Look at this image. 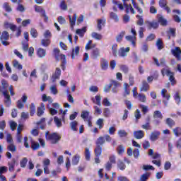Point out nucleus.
Returning a JSON list of instances; mask_svg holds the SVG:
<instances>
[{"label": "nucleus", "mask_w": 181, "mask_h": 181, "mask_svg": "<svg viewBox=\"0 0 181 181\" xmlns=\"http://www.w3.org/2000/svg\"><path fill=\"white\" fill-rule=\"evenodd\" d=\"M45 138L47 141H49L50 144L56 145V144H59L60 139H62V136L56 132L50 134V132H47L45 133Z\"/></svg>", "instance_id": "1"}, {"label": "nucleus", "mask_w": 181, "mask_h": 181, "mask_svg": "<svg viewBox=\"0 0 181 181\" xmlns=\"http://www.w3.org/2000/svg\"><path fill=\"white\" fill-rule=\"evenodd\" d=\"M0 40L3 46H9L10 43L8 42L9 40V33L4 31L0 37Z\"/></svg>", "instance_id": "2"}, {"label": "nucleus", "mask_w": 181, "mask_h": 181, "mask_svg": "<svg viewBox=\"0 0 181 181\" xmlns=\"http://www.w3.org/2000/svg\"><path fill=\"white\" fill-rule=\"evenodd\" d=\"M27 101H28V95L24 94L21 97V100H18L17 101V103H16L17 108H18L19 110H22V108H23L25 107V103H26Z\"/></svg>", "instance_id": "3"}, {"label": "nucleus", "mask_w": 181, "mask_h": 181, "mask_svg": "<svg viewBox=\"0 0 181 181\" xmlns=\"http://www.w3.org/2000/svg\"><path fill=\"white\" fill-rule=\"evenodd\" d=\"M145 23L148 30H151L152 29H158V28H159V23H158V22L155 21H146Z\"/></svg>", "instance_id": "4"}, {"label": "nucleus", "mask_w": 181, "mask_h": 181, "mask_svg": "<svg viewBox=\"0 0 181 181\" xmlns=\"http://www.w3.org/2000/svg\"><path fill=\"white\" fill-rule=\"evenodd\" d=\"M62 74V70H60V68H56L55 72L52 74V82L56 83L57 80H60V76Z\"/></svg>", "instance_id": "5"}, {"label": "nucleus", "mask_w": 181, "mask_h": 181, "mask_svg": "<svg viewBox=\"0 0 181 181\" xmlns=\"http://www.w3.org/2000/svg\"><path fill=\"white\" fill-rule=\"evenodd\" d=\"M129 47L127 48L121 47L118 51V55L119 56V57H127V56H128V53H129Z\"/></svg>", "instance_id": "6"}, {"label": "nucleus", "mask_w": 181, "mask_h": 181, "mask_svg": "<svg viewBox=\"0 0 181 181\" xmlns=\"http://www.w3.org/2000/svg\"><path fill=\"white\" fill-rule=\"evenodd\" d=\"M172 54L177 59V60H181V49L179 47H175V49L171 50Z\"/></svg>", "instance_id": "7"}, {"label": "nucleus", "mask_w": 181, "mask_h": 181, "mask_svg": "<svg viewBox=\"0 0 181 181\" xmlns=\"http://www.w3.org/2000/svg\"><path fill=\"white\" fill-rule=\"evenodd\" d=\"M2 94L4 95L5 98V104L7 105V107H9V105L12 104V100L11 99V95H9V92H8V90H5L2 92Z\"/></svg>", "instance_id": "8"}, {"label": "nucleus", "mask_w": 181, "mask_h": 181, "mask_svg": "<svg viewBox=\"0 0 181 181\" xmlns=\"http://www.w3.org/2000/svg\"><path fill=\"white\" fill-rule=\"evenodd\" d=\"M80 54V47L76 46L72 48V52L71 54V59H76Z\"/></svg>", "instance_id": "9"}, {"label": "nucleus", "mask_w": 181, "mask_h": 181, "mask_svg": "<svg viewBox=\"0 0 181 181\" xmlns=\"http://www.w3.org/2000/svg\"><path fill=\"white\" fill-rule=\"evenodd\" d=\"M52 107L54 108L47 106V108L49 109L50 114H57L59 112V111L57 110V108H59V103H53Z\"/></svg>", "instance_id": "10"}, {"label": "nucleus", "mask_w": 181, "mask_h": 181, "mask_svg": "<svg viewBox=\"0 0 181 181\" xmlns=\"http://www.w3.org/2000/svg\"><path fill=\"white\" fill-rule=\"evenodd\" d=\"M160 135V132L154 131L151 133L150 136V140L152 141V142H155V141H158Z\"/></svg>", "instance_id": "11"}, {"label": "nucleus", "mask_w": 181, "mask_h": 181, "mask_svg": "<svg viewBox=\"0 0 181 181\" xmlns=\"http://www.w3.org/2000/svg\"><path fill=\"white\" fill-rule=\"evenodd\" d=\"M134 136L136 139H142L145 136V133L142 130H139L134 132Z\"/></svg>", "instance_id": "12"}, {"label": "nucleus", "mask_w": 181, "mask_h": 181, "mask_svg": "<svg viewBox=\"0 0 181 181\" xmlns=\"http://www.w3.org/2000/svg\"><path fill=\"white\" fill-rule=\"evenodd\" d=\"M94 153L96 158H100V156H101V154L103 153V146H96L94 149Z\"/></svg>", "instance_id": "13"}, {"label": "nucleus", "mask_w": 181, "mask_h": 181, "mask_svg": "<svg viewBox=\"0 0 181 181\" xmlns=\"http://www.w3.org/2000/svg\"><path fill=\"white\" fill-rule=\"evenodd\" d=\"M148 90H149V84L148 83V82H146V81H143L142 84L140 86V91H144L146 93Z\"/></svg>", "instance_id": "14"}, {"label": "nucleus", "mask_w": 181, "mask_h": 181, "mask_svg": "<svg viewBox=\"0 0 181 181\" xmlns=\"http://www.w3.org/2000/svg\"><path fill=\"white\" fill-rule=\"evenodd\" d=\"M88 115V114H81V117L83 118V119H84V121L88 122V127H92L93 124L91 123V117H89Z\"/></svg>", "instance_id": "15"}, {"label": "nucleus", "mask_w": 181, "mask_h": 181, "mask_svg": "<svg viewBox=\"0 0 181 181\" xmlns=\"http://www.w3.org/2000/svg\"><path fill=\"white\" fill-rule=\"evenodd\" d=\"M35 12H40L45 18V19H49L46 16V11L42 8V6H35Z\"/></svg>", "instance_id": "16"}, {"label": "nucleus", "mask_w": 181, "mask_h": 181, "mask_svg": "<svg viewBox=\"0 0 181 181\" xmlns=\"http://www.w3.org/2000/svg\"><path fill=\"white\" fill-rule=\"evenodd\" d=\"M87 32V27H83L81 29H77L76 31V35H78L81 37H84V34Z\"/></svg>", "instance_id": "17"}, {"label": "nucleus", "mask_w": 181, "mask_h": 181, "mask_svg": "<svg viewBox=\"0 0 181 181\" xmlns=\"http://www.w3.org/2000/svg\"><path fill=\"white\" fill-rule=\"evenodd\" d=\"M69 18L71 28L74 29V25H76V21H77V14L74 13L72 18H71V16H69Z\"/></svg>", "instance_id": "18"}, {"label": "nucleus", "mask_w": 181, "mask_h": 181, "mask_svg": "<svg viewBox=\"0 0 181 181\" xmlns=\"http://www.w3.org/2000/svg\"><path fill=\"white\" fill-rule=\"evenodd\" d=\"M136 18H137V21L136 22V25L138 26H144V23H145V20H144L142 16L137 15Z\"/></svg>", "instance_id": "19"}, {"label": "nucleus", "mask_w": 181, "mask_h": 181, "mask_svg": "<svg viewBox=\"0 0 181 181\" xmlns=\"http://www.w3.org/2000/svg\"><path fill=\"white\" fill-rule=\"evenodd\" d=\"M108 61L105 59H103L100 62V67L102 70H107V69H108Z\"/></svg>", "instance_id": "20"}, {"label": "nucleus", "mask_w": 181, "mask_h": 181, "mask_svg": "<svg viewBox=\"0 0 181 181\" xmlns=\"http://www.w3.org/2000/svg\"><path fill=\"white\" fill-rule=\"evenodd\" d=\"M158 22L160 23L162 26H166L168 25V20H166L163 16H159L158 18Z\"/></svg>", "instance_id": "21"}, {"label": "nucleus", "mask_w": 181, "mask_h": 181, "mask_svg": "<svg viewBox=\"0 0 181 181\" xmlns=\"http://www.w3.org/2000/svg\"><path fill=\"white\" fill-rule=\"evenodd\" d=\"M91 100L93 101V103H94L95 104H97V105L101 106V95H98L94 98H91Z\"/></svg>", "instance_id": "22"}, {"label": "nucleus", "mask_w": 181, "mask_h": 181, "mask_svg": "<svg viewBox=\"0 0 181 181\" xmlns=\"http://www.w3.org/2000/svg\"><path fill=\"white\" fill-rule=\"evenodd\" d=\"M95 144L96 146H103V144H105V139L103 136H100L97 139Z\"/></svg>", "instance_id": "23"}, {"label": "nucleus", "mask_w": 181, "mask_h": 181, "mask_svg": "<svg viewBox=\"0 0 181 181\" xmlns=\"http://www.w3.org/2000/svg\"><path fill=\"white\" fill-rule=\"evenodd\" d=\"M15 163H16V160L13 158L11 163H8V170L9 172H13L15 170Z\"/></svg>", "instance_id": "24"}, {"label": "nucleus", "mask_w": 181, "mask_h": 181, "mask_svg": "<svg viewBox=\"0 0 181 181\" xmlns=\"http://www.w3.org/2000/svg\"><path fill=\"white\" fill-rule=\"evenodd\" d=\"M123 86H124V93L123 95H124V97H127V95H129V94H131V90H129V89H128L129 86L128 85L127 83H124Z\"/></svg>", "instance_id": "25"}, {"label": "nucleus", "mask_w": 181, "mask_h": 181, "mask_svg": "<svg viewBox=\"0 0 181 181\" xmlns=\"http://www.w3.org/2000/svg\"><path fill=\"white\" fill-rule=\"evenodd\" d=\"M117 168L120 170H125V169H127V165H125V163L122 160H119L118 162H117Z\"/></svg>", "instance_id": "26"}, {"label": "nucleus", "mask_w": 181, "mask_h": 181, "mask_svg": "<svg viewBox=\"0 0 181 181\" xmlns=\"http://www.w3.org/2000/svg\"><path fill=\"white\" fill-rule=\"evenodd\" d=\"M78 125V122L77 121H73L70 123V127L71 131H74L75 132H77V126Z\"/></svg>", "instance_id": "27"}, {"label": "nucleus", "mask_w": 181, "mask_h": 181, "mask_svg": "<svg viewBox=\"0 0 181 181\" xmlns=\"http://www.w3.org/2000/svg\"><path fill=\"white\" fill-rule=\"evenodd\" d=\"M156 46H157L158 50H162L163 49V42L162 39L158 38L156 42Z\"/></svg>", "instance_id": "28"}, {"label": "nucleus", "mask_w": 181, "mask_h": 181, "mask_svg": "<svg viewBox=\"0 0 181 181\" xmlns=\"http://www.w3.org/2000/svg\"><path fill=\"white\" fill-rule=\"evenodd\" d=\"M165 74H166L168 77H170V76H173V74H174L173 72H171L170 70H169V69H163L161 70V74H162V76H163V77H165Z\"/></svg>", "instance_id": "29"}, {"label": "nucleus", "mask_w": 181, "mask_h": 181, "mask_svg": "<svg viewBox=\"0 0 181 181\" xmlns=\"http://www.w3.org/2000/svg\"><path fill=\"white\" fill-rule=\"evenodd\" d=\"M150 176H151V173L147 172L141 176L140 181H147L149 179Z\"/></svg>", "instance_id": "30"}, {"label": "nucleus", "mask_w": 181, "mask_h": 181, "mask_svg": "<svg viewBox=\"0 0 181 181\" xmlns=\"http://www.w3.org/2000/svg\"><path fill=\"white\" fill-rule=\"evenodd\" d=\"M110 19H112L115 22H118L119 21V18L118 17V15L114 12L110 13Z\"/></svg>", "instance_id": "31"}, {"label": "nucleus", "mask_w": 181, "mask_h": 181, "mask_svg": "<svg viewBox=\"0 0 181 181\" xmlns=\"http://www.w3.org/2000/svg\"><path fill=\"white\" fill-rule=\"evenodd\" d=\"M78 162H80V156L76 154L72 158V165H78Z\"/></svg>", "instance_id": "32"}, {"label": "nucleus", "mask_w": 181, "mask_h": 181, "mask_svg": "<svg viewBox=\"0 0 181 181\" xmlns=\"http://www.w3.org/2000/svg\"><path fill=\"white\" fill-rule=\"evenodd\" d=\"M125 39H127L129 42H131L132 45L135 47V40L136 39V37L128 35L125 37Z\"/></svg>", "instance_id": "33"}, {"label": "nucleus", "mask_w": 181, "mask_h": 181, "mask_svg": "<svg viewBox=\"0 0 181 181\" xmlns=\"http://www.w3.org/2000/svg\"><path fill=\"white\" fill-rule=\"evenodd\" d=\"M45 110H46V105L45 103H41L40 106L37 108V113L38 114H44Z\"/></svg>", "instance_id": "34"}, {"label": "nucleus", "mask_w": 181, "mask_h": 181, "mask_svg": "<svg viewBox=\"0 0 181 181\" xmlns=\"http://www.w3.org/2000/svg\"><path fill=\"white\" fill-rule=\"evenodd\" d=\"M85 158H86V160H91V155L90 153V149L88 148H85Z\"/></svg>", "instance_id": "35"}, {"label": "nucleus", "mask_w": 181, "mask_h": 181, "mask_svg": "<svg viewBox=\"0 0 181 181\" xmlns=\"http://www.w3.org/2000/svg\"><path fill=\"white\" fill-rule=\"evenodd\" d=\"M57 173H62V168H58L56 170H54L51 172V175L50 177H56V176H57Z\"/></svg>", "instance_id": "36"}, {"label": "nucleus", "mask_w": 181, "mask_h": 181, "mask_svg": "<svg viewBox=\"0 0 181 181\" xmlns=\"http://www.w3.org/2000/svg\"><path fill=\"white\" fill-rule=\"evenodd\" d=\"M54 122L56 126L57 127V128H60V127H62V119H59L57 117V116H55L54 117Z\"/></svg>", "instance_id": "37"}, {"label": "nucleus", "mask_w": 181, "mask_h": 181, "mask_svg": "<svg viewBox=\"0 0 181 181\" xmlns=\"http://www.w3.org/2000/svg\"><path fill=\"white\" fill-rule=\"evenodd\" d=\"M117 153L119 155H122L125 152V147L123 145L120 144L117 148Z\"/></svg>", "instance_id": "38"}, {"label": "nucleus", "mask_w": 181, "mask_h": 181, "mask_svg": "<svg viewBox=\"0 0 181 181\" xmlns=\"http://www.w3.org/2000/svg\"><path fill=\"white\" fill-rule=\"evenodd\" d=\"M7 149L8 151L12 153L16 152V146H15L13 143H11L7 146Z\"/></svg>", "instance_id": "39"}, {"label": "nucleus", "mask_w": 181, "mask_h": 181, "mask_svg": "<svg viewBox=\"0 0 181 181\" xmlns=\"http://www.w3.org/2000/svg\"><path fill=\"white\" fill-rule=\"evenodd\" d=\"M13 66L15 67V69H18V70H22V64H19V62L17 60H13Z\"/></svg>", "instance_id": "40"}, {"label": "nucleus", "mask_w": 181, "mask_h": 181, "mask_svg": "<svg viewBox=\"0 0 181 181\" xmlns=\"http://www.w3.org/2000/svg\"><path fill=\"white\" fill-rule=\"evenodd\" d=\"M39 148H40V144H39V143L34 141L31 142V148L33 149V151H37Z\"/></svg>", "instance_id": "41"}, {"label": "nucleus", "mask_w": 181, "mask_h": 181, "mask_svg": "<svg viewBox=\"0 0 181 181\" xmlns=\"http://www.w3.org/2000/svg\"><path fill=\"white\" fill-rule=\"evenodd\" d=\"M91 37L93 39H96V40H101L103 39V35H101V34H98V33H92Z\"/></svg>", "instance_id": "42"}, {"label": "nucleus", "mask_w": 181, "mask_h": 181, "mask_svg": "<svg viewBox=\"0 0 181 181\" xmlns=\"http://www.w3.org/2000/svg\"><path fill=\"white\" fill-rule=\"evenodd\" d=\"M96 124L99 127V129L104 128V119H98L96 122Z\"/></svg>", "instance_id": "43"}, {"label": "nucleus", "mask_w": 181, "mask_h": 181, "mask_svg": "<svg viewBox=\"0 0 181 181\" xmlns=\"http://www.w3.org/2000/svg\"><path fill=\"white\" fill-rule=\"evenodd\" d=\"M141 103H146V96L144 94H139L136 98Z\"/></svg>", "instance_id": "44"}, {"label": "nucleus", "mask_w": 181, "mask_h": 181, "mask_svg": "<svg viewBox=\"0 0 181 181\" xmlns=\"http://www.w3.org/2000/svg\"><path fill=\"white\" fill-rule=\"evenodd\" d=\"M37 55L39 57H45V56H46V50H45L43 48L38 49Z\"/></svg>", "instance_id": "45"}, {"label": "nucleus", "mask_w": 181, "mask_h": 181, "mask_svg": "<svg viewBox=\"0 0 181 181\" xmlns=\"http://www.w3.org/2000/svg\"><path fill=\"white\" fill-rule=\"evenodd\" d=\"M105 20H103V19L98 20L97 28H98V30H101V29L103 28V25H105Z\"/></svg>", "instance_id": "46"}, {"label": "nucleus", "mask_w": 181, "mask_h": 181, "mask_svg": "<svg viewBox=\"0 0 181 181\" xmlns=\"http://www.w3.org/2000/svg\"><path fill=\"white\" fill-rule=\"evenodd\" d=\"M166 124L168 125V127H170V128H172V127H175V125H176V123L174 122L173 119H170V118H167L166 119Z\"/></svg>", "instance_id": "47"}, {"label": "nucleus", "mask_w": 181, "mask_h": 181, "mask_svg": "<svg viewBox=\"0 0 181 181\" xmlns=\"http://www.w3.org/2000/svg\"><path fill=\"white\" fill-rule=\"evenodd\" d=\"M117 134L120 138H125L128 136V133L125 130H119Z\"/></svg>", "instance_id": "48"}, {"label": "nucleus", "mask_w": 181, "mask_h": 181, "mask_svg": "<svg viewBox=\"0 0 181 181\" xmlns=\"http://www.w3.org/2000/svg\"><path fill=\"white\" fill-rule=\"evenodd\" d=\"M117 47H118V45L117 44H114L112 45V54L113 56H115V57H117L118 51L117 50Z\"/></svg>", "instance_id": "49"}, {"label": "nucleus", "mask_w": 181, "mask_h": 181, "mask_svg": "<svg viewBox=\"0 0 181 181\" xmlns=\"http://www.w3.org/2000/svg\"><path fill=\"white\" fill-rule=\"evenodd\" d=\"M174 134L175 136H181V128L180 127H176L173 129V130Z\"/></svg>", "instance_id": "50"}, {"label": "nucleus", "mask_w": 181, "mask_h": 181, "mask_svg": "<svg viewBox=\"0 0 181 181\" xmlns=\"http://www.w3.org/2000/svg\"><path fill=\"white\" fill-rule=\"evenodd\" d=\"M3 8L4 9H5L6 12H12V8L8 3H4L3 5Z\"/></svg>", "instance_id": "51"}, {"label": "nucleus", "mask_w": 181, "mask_h": 181, "mask_svg": "<svg viewBox=\"0 0 181 181\" xmlns=\"http://www.w3.org/2000/svg\"><path fill=\"white\" fill-rule=\"evenodd\" d=\"M158 5L160 8H165L168 6V0H159Z\"/></svg>", "instance_id": "52"}, {"label": "nucleus", "mask_w": 181, "mask_h": 181, "mask_svg": "<svg viewBox=\"0 0 181 181\" xmlns=\"http://www.w3.org/2000/svg\"><path fill=\"white\" fill-rule=\"evenodd\" d=\"M103 105H105V107H111V105H112V104L111 103V102H110V100H108V98H105L103 99Z\"/></svg>", "instance_id": "53"}, {"label": "nucleus", "mask_w": 181, "mask_h": 181, "mask_svg": "<svg viewBox=\"0 0 181 181\" xmlns=\"http://www.w3.org/2000/svg\"><path fill=\"white\" fill-rule=\"evenodd\" d=\"M125 36V31L121 32L117 37H116V41L117 42H121L122 40V37Z\"/></svg>", "instance_id": "54"}, {"label": "nucleus", "mask_w": 181, "mask_h": 181, "mask_svg": "<svg viewBox=\"0 0 181 181\" xmlns=\"http://www.w3.org/2000/svg\"><path fill=\"white\" fill-rule=\"evenodd\" d=\"M41 45L42 46H44L45 47H47L49 45H50V40L49 39H43L41 40Z\"/></svg>", "instance_id": "55"}, {"label": "nucleus", "mask_w": 181, "mask_h": 181, "mask_svg": "<svg viewBox=\"0 0 181 181\" xmlns=\"http://www.w3.org/2000/svg\"><path fill=\"white\" fill-rule=\"evenodd\" d=\"M27 163H28V158H23L20 161L21 168H26Z\"/></svg>", "instance_id": "56"}, {"label": "nucleus", "mask_w": 181, "mask_h": 181, "mask_svg": "<svg viewBox=\"0 0 181 181\" xmlns=\"http://www.w3.org/2000/svg\"><path fill=\"white\" fill-rule=\"evenodd\" d=\"M49 91L51 92V94H53L54 95H56L58 93L57 88H56V86H50Z\"/></svg>", "instance_id": "57"}, {"label": "nucleus", "mask_w": 181, "mask_h": 181, "mask_svg": "<svg viewBox=\"0 0 181 181\" xmlns=\"http://www.w3.org/2000/svg\"><path fill=\"white\" fill-rule=\"evenodd\" d=\"M92 56L93 59H97V57L100 56V50H98V49H93Z\"/></svg>", "instance_id": "58"}, {"label": "nucleus", "mask_w": 181, "mask_h": 181, "mask_svg": "<svg viewBox=\"0 0 181 181\" xmlns=\"http://www.w3.org/2000/svg\"><path fill=\"white\" fill-rule=\"evenodd\" d=\"M141 112H144V114H147V112H149V107L148 106H145L144 105H140Z\"/></svg>", "instance_id": "59"}, {"label": "nucleus", "mask_w": 181, "mask_h": 181, "mask_svg": "<svg viewBox=\"0 0 181 181\" xmlns=\"http://www.w3.org/2000/svg\"><path fill=\"white\" fill-rule=\"evenodd\" d=\"M6 142L7 144H13V139L12 138V135L11 134H8L6 135Z\"/></svg>", "instance_id": "60"}, {"label": "nucleus", "mask_w": 181, "mask_h": 181, "mask_svg": "<svg viewBox=\"0 0 181 181\" xmlns=\"http://www.w3.org/2000/svg\"><path fill=\"white\" fill-rule=\"evenodd\" d=\"M22 46L23 50H24V52H28V50H29V44L28 42H22Z\"/></svg>", "instance_id": "61"}, {"label": "nucleus", "mask_w": 181, "mask_h": 181, "mask_svg": "<svg viewBox=\"0 0 181 181\" xmlns=\"http://www.w3.org/2000/svg\"><path fill=\"white\" fill-rule=\"evenodd\" d=\"M143 169L144 170H155V168L149 165H144Z\"/></svg>", "instance_id": "62"}, {"label": "nucleus", "mask_w": 181, "mask_h": 181, "mask_svg": "<svg viewBox=\"0 0 181 181\" xmlns=\"http://www.w3.org/2000/svg\"><path fill=\"white\" fill-rule=\"evenodd\" d=\"M42 163L44 167L50 166V160L49 158H45L43 160Z\"/></svg>", "instance_id": "63"}, {"label": "nucleus", "mask_w": 181, "mask_h": 181, "mask_svg": "<svg viewBox=\"0 0 181 181\" xmlns=\"http://www.w3.org/2000/svg\"><path fill=\"white\" fill-rule=\"evenodd\" d=\"M30 35L33 37H36L37 36V30L35 28H32L30 30Z\"/></svg>", "instance_id": "64"}]
</instances>
